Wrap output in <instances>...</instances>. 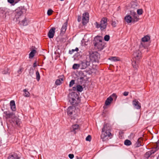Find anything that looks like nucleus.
I'll list each match as a JSON object with an SVG mask.
<instances>
[{
  "label": "nucleus",
  "instance_id": "f257e3e1",
  "mask_svg": "<svg viewBox=\"0 0 159 159\" xmlns=\"http://www.w3.org/2000/svg\"><path fill=\"white\" fill-rule=\"evenodd\" d=\"M138 15L135 12L131 11H130V15L126 16L125 17V19L128 23L135 22L138 21Z\"/></svg>",
  "mask_w": 159,
  "mask_h": 159
},
{
  "label": "nucleus",
  "instance_id": "f03ea898",
  "mask_svg": "<svg viewBox=\"0 0 159 159\" xmlns=\"http://www.w3.org/2000/svg\"><path fill=\"white\" fill-rule=\"evenodd\" d=\"M94 42L95 48L98 51H101L104 48V44L102 43V38L101 36H96L94 38Z\"/></svg>",
  "mask_w": 159,
  "mask_h": 159
},
{
  "label": "nucleus",
  "instance_id": "7ed1b4c3",
  "mask_svg": "<svg viewBox=\"0 0 159 159\" xmlns=\"http://www.w3.org/2000/svg\"><path fill=\"white\" fill-rule=\"evenodd\" d=\"M79 111V109L78 108L76 109L74 106H70L67 109V114L71 119L74 120L78 115Z\"/></svg>",
  "mask_w": 159,
  "mask_h": 159
},
{
  "label": "nucleus",
  "instance_id": "20e7f679",
  "mask_svg": "<svg viewBox=\"0 0 159 159\" xmlns=\"http://www.w3.org/2000/svg\"><path fill=\"white\" fill-rule=\"evenodd\" d=\"M107 18L106 17L103 18L100 21V23L96 22L94 25L96 28H100L101 30H103L105 29L107 24Z\"/></svg>",
  "mask_w": 159,
  "mask_h": 159
},
{
  "label": "nucleus",
  "instance_id": "39448f33",
  "mask_svg": "<svg viewBox=\"0 0 159 159\" xmlns=\"http://www.w3.org/2000/svg\"><path fill=\"white\" fill-rule=\"evenodd\" d=\"M69 101L71 104L75 105V104H78L79 97V96L76 93L72 92L69 94Z\"/></svg>",
  "mask_w": 159,
  "mask_h": 159
},
{
  "label": "nucleus",
  "instance_id": "423d86ee",
  "mask_svg": "<svg viewBox=\"0 0 159 159\" xmlns=\"http://www.w3.org/2000/svg\"><path fill=\"white\" fill-rule=\"evenodd\" d=\"M133 55L135 60L134 59V62H132V65L134 68L136 69L137 68V65L138 63L139 60L141 58V54L139 50L136 51L133 54Z\"/></svg>",
  "mask_w": 159,
  "mask_h": 159
},
{
  "label": "nucleus",
  "instance_id": "0eeeda50",
  "mask_svg": "<svg viewBox=\"0 0 159 159\" xmlns=\"http://www.w3.org/2000/svg\"><path fill=\"white\" fill-rule=\"evenodd\" d=\"M90 60L93 62H98L100 59V55L96 52H93L89 56Z\"/></svg>",
  "mask_w": 159,
  "mask_h": 159
},
{
  "label": "nucleus",
  "instance_id": "6e6552de",
  "mask_svg": "<svg viewBox=\"0 0 159 159\" xmlns=\"http://www.w3.org/2000/svg\"><path fill=\"white\" fill-rule=\"evenodd\" d=\"M159 149L158 146H157L156 147L152 148V149L150 151H148L146 152L144 155V157L148 159L151 155L152 154H154L155 152L157 151Z\"/></svg>",
  "mask_w": 159,
  "mask_h": 159
},
{
  "label": "nucleus",
  "instance_id": "1a4fd4ad",
  "mask_svg": "<svg viewBox=\"0 0 159 159\" xmlns=\"http://www.w3.org/2000/svg\"><path fill=\"white\" fill-rule=\"evenodd\" d=\"M104 133H102L101 137L103 141H105L106 139H107V137H109L111 135V133L110 132V131L107 130V131H105L103 132Z\"/></svg>",
  "mask_w": 159,
  "mask_h": 159
},
{
  "label": "nucleus",
  "instance_id": "9d476101",
  "mask_svg": "<svg viewBox=\"0 0 159 159\" xmlns=\"http://www.w3.org/2000/svg\"><path fill=\"white\" fill-rule=\"evenodd\" d=\"M89 18V14L88 12H85L83 14L82 22L84 25H85L88 22Z\"/></svg>",
  "mask_w": 159,
  "mask_h": 159
},
{
  "label": "nucleus",
  "instance_id": "9b49d317",
  "mask_svg": "<svg viewBox=\"0 0 159 159\" xmlns=\"http://www.w3.org/2000/svg\"><path fill=\"white\" fill-rule=\"evenodd\" d=\"M22 11L21 10L17 11L16 12L15 15V18L17 21H18L20 22L21 18H22L23 16L22 15Z\"/></svg>",
  "mask_w": 159,
  "mask_h": 159
},
{
  "label": "nucleus",
  "instance_id": "f8f14e48",
  "mask_svg": "<svg viewBox=\"0 0 159 159\" xmlns=\"http://www.w3.org/2000/svg\"><path fill=\"white\" fill-rule=\"evenodd\" d=\"M150 39V37L147 35H146L142 38V41L143 42H141V44L139 46L140 48H141L142 47L145 48L146 47V46L143 43L146 42H148Z\"/></svg>",
  "mask_w": 159,
  "mask_h": 159
},
{
  "label": "nucleus",
  "instance_id": "ddd939ff",
  "mask_svg": "<svg viewBox=\"0 0 159 159\" xmlns=\"http://www.w3.org/2000/svg\"><path fill=\"white\" fill-rule=\"evenodd\" d=\"M55 28L53 27L51 28L49 30L48 34V36L49 38L50 39L53 38L55 33Z\"/></svg>",
  "mask_w": 159,
  "mask_h": 159
},
{
  "label": "nucleus",
  "instance_id": "4468645a",
  "mask_svg": "<svg viewBox=\"0 0 159 159\" xmlns=\"http://www.w3.org/2000/svg\"><path fill=\"white\" fill-rule=\"evenodd\" d=\"M133 105L134 107L137 109H139L141 108V104L136 99H135L133 101Z\"/></svg>",
  "mask_w": 159,
  "mask_h": 159
},
{
  "label": "nucleus",
  "instance_id": "2eb2a0df",
  "mask_svg": "<svg viewBox=\"0 0 159 159\" xmlns=\"http://www.w3.org/2000/svg\"><path fill=\"white\" fill-rule=\"evenodd\" d=\"M4 113L5 115V117L6 119L12 118L15 116L13 113L9 111H4Z\"/></svg>",
  "mask_w": 159,
  "mask_h": 159
},
{
  "label": "nucleus",
  "instance_id": "dca6fc26",
  "mask_svg": "<svg viewBox=\"0 0 159 159\" xmlns=\"http://www.w3.org/2000/svg\"><path fill=\"white\" fill-rule=\"evenodd\" d=\"M67 21H66L64 23L61 27V30L60 34L61 35H63L65 33L67 28Z\"/></svg>",
  "mask_w": 159,
  "mask_h": 159
},
{
  "label": "nucleus",
  "instance_id": "f3484780",
  "mask_svg": "<svg viewBox=\"0 0 159 159\" xmlns=\"http://www.w3.org/2000/svg\"><path fill=\"white\" fill-rule=\"evenodd\" d=\"M87 63L88 62L86 61H81L80 64L81 69H84L86 68L87 67Z\"/></svg>",
  "mask_w": 159,
  "mask_h": 159
},
{
  "label": "nucleus",
  "instance_id": "a211bd4d",
  "mask_svg": "<svg viewBox=\"0 0 159 159\" xmlns=\"http://www.w3.org/2000/svg\"><path fill=\"white\" fill-rule=\"evenodd\" d=\"M72 129L71 131L74 132L75 134L77 130H78L79 128V126L78 125L75 124L73 125L72 126Z\"/></svg>",
  "mask_w": 159,
  "mask_h": 159
},
{
  "label": "nucleus",
  "instance_id": "6ab92c4d",
  "mask_svg": "<svg viewBox=\"0 0 159 159\" xmlns=\"http://www.w3.org/2000/svg\"><path fill=\"white\" fill-rule=\"evenodd\" d=\"M111 127L109 126V124H106L104 125L103 128L102 129V132H104L105 131H107L108 130L110 131Z\"/></svg>",
  "mask_w": 159,
  "mask_h": 159
},
{
  "label": "nucleus",
  "instance_id": "aec40b11",
  "mask_svg": "<svg viewBox=\"0 0 159 159\" xmlns=\"http://www.w3.org/2000/svg\"><path fill=\"white\" fill-rule=\"evenodd\" d=\"M113 100V98L111 97V96H110L109 97L107 98L105 102V105L108 106L109 105L112 101Z\"/></svg>",
  "mask_w": 159,
  "mask_h": 159
},
{
  "label": "nucleus",
  "instance_id": "412c9836",
  "mask_svg": "<svg viewBox=\"0 0 159 159\" xmlns=\"http://www.w3.org/2000/svg\"><path fill=\"white\" fill-rule=\"evenodd\" d=\"M8 159H19V157L16 154H14L10 155Z\"/></svg>",
  "mask_w": 159,
  "mask_h": 159
},
{
  "label": "nucleus",
  "instance_id": "4be33fe9",
  "mask_svg": "<svg viewBox=\"0 0 159 159\" xmlns=\"http://www.w3.org/2000/svg\"><path fill=\"white\" fill-rule=\"evenodd\" d=\"M2 73L3 74H9L10 73V71L9 68H5L2 71Z\"/></svg>",
  "mask_w": 159,
  "mask_h": 159
},
{
  "label": "nucleus",
  "instance_id": "5701e85b",
  "mask_svg": "<svg viewBox=\"0 0 159 159\" xmlns=\"http://www.w3.org/2000/svg\"><path fill=\"white\" fill-rule=\"evenodd\" d=\"M36 52V50L34 49H33L29 54V58H33L34 55V54Z\"/></svg>",
  "mask_w": 159,
  "mask_h": 159
},
{
  "label": "nucleus",
  "instance_id": "b1692460",
  "mask_svg": "<svg viewBox=\"0 0 159 159\" xmlns=\"http://www.w3.org/2000/svg\"><path fill=\"white\" fill-rule=\"evenodd\" d=\"M23 92L24 93V96L25 97H29L30 95V94L29 92L27 91V90L25 89H24Z\"/></svg>",
  "mask_w": 159,
  "mask_h": 159
},
{
  "label": "nucleus",
  "instance_id": "393cba45",
  "mask_svg": "<svg viewBox=\"0 0 159 159\" xmlns=\"http://www.w3.org/2000/svg\"><path fill=\"white\" fill-rule=\"evenodd\" d=\"M21 25L23 26H26L28 24V22L27 20L25 18L24 20L21 21L20 23Z\"/></svg>",
  "mask_w": 159,
  "mask_h": 159
},
{
  "label": "nucleus",
  "instance_id": "a878e982",
  "mask_svg": "<svg viewBox=\"0 0 159 159\" xmlns=\"http://www.w3.org/2000/svg\"><path fill=\"white\" fill-rule=\"evenodd\" d=\"M109 59L111 61H119V58L116 57H111Z\"/></svg>",
  "mask_w": 159,
  "mask_h": 159
},
{
  "label": "nucleus",
  "instance_id": "bb28decb",
  "mask_svg": "<svg viewBox=\"0 0 159 159\" xmlns=\"http://www.w3.org/2000/svg\"><path fill=\"white\" fill-rule=\"evenodd\" d=\"M77 91L81 92L83 90V88L82 86L80 85H77Z\"/></svg>",
  "mask_w": 159,
  "mask_h": 159
},
{
  "label": "nucleus",
  "instance_id": "cd10ccee",
  "mask_svg": "<svg viewBox=\"0 0 159 159\" xmlns=\"http://www.w3.org/2000/svg\"><path fill=\"white\" fill-rule=\"evenodd\" d=\"M141 138H139L137 140V142L136 143L135 145L136 147H139L141 145Z\"/></svg>",
  "mask_w": 159,
  "mask_h": 159
},
{
  "label": "nucleus",
  "instance_id": "c85d7f7f",
  "mask_svg": "<svg viewBox=\"0 0 159 159\" xmlns=\"http://www.w3.org/2000/svg\"><path fill=\"white\" fill-rule=\"evenodd\" d=\"M80 67V64H74L72 68L74 69H77Z\"/></svg>",
  "mask_w": 159,
  "mask_h": 159
},
{
  "label": "nucleus",
  "instance_id": "c756f323",
  "mask_svg": "<svg viewBox=\"0 0 159 159\" xmlns=\"http://www.w3.org/2000/svg\"><path fill=\"white\" fill-rule=\"evenodd\" d=\"M124 144L127 146H129L131 145V143L130 141L128 139H126L125 141Z\"/></svg>",
  "mask_w": 159,
  "mask_h": 159
},
{
  "label": "nucleus",
  "instance_id": "7c9ffc66",
  "mask_svg": "<svg viewBox=\"0 0 159 159\" xmlns=\"http://www.w3.org/2000/svg\"><path fill=\"white\" fill-rule=\"evenodd\" d=\"M36 79L38 81H39L40 79V76L38 70L36 72Z\"/></svg>",
  "mask_w": 159,
  "mask_h": 159
},
{
  "label": "nucleus",
  "instance_id": "2f4dec72",
  "mask_svg": "<svg viewBox=\"0 0 159 159\" xmlns=\"http://www.w3.org/2000/svg\"><path fill=\"white\" fill-rule=\"evenodd\" d=\"M14 123L17 126H19L20 124V122L19 119H16Z\"/></svg>",
  "mask_w": 159,
  "mask_h": 159
},
{
  "label": "nucleus",
  "instance_id": "473e14b6",
  "mask_svg": "<svg viewBox=\"0 0 159 159\" xmlns=\"http://www.w3.org/2000/svg\"><path fill=\"white\" fill-rule=\"evenodd\" d=\"M34 73V70L33 68H31L30 69V72H29V75L32 76V75H33Z\"/></svg>",
  "mask_w": 159,
  "mask_h": 159
},
{
  "label": "nucleus",
  "instance_id": "72a5a7b5",
  "mask_svg": "<svg viewBox=\"0 0 159 159\" xmlns=\"http://www.w3.org/2000/svg\"><path fill=\"white\" fill-rule=\"evenodd\" d=\"M61 83V82L60 80H59L58 79L56 80L55 83V84L57 85H60Z\"/></svg>",
  "mask_w": 159,
  "mask_h": 159
},
{
  "label": "nucleus",
  "instance_id": "f704fd0d",
  "mask_svg": "<svg viewBox=\"0 0 159 159\" xmlns=\"http://www.w3.org/2000/svg\"><path fill=\"white\" fill-rule=\"evenodd\" d=\"M23 70V68L22 67H20L19 69L17 71V72L19 74H20L22 73V71Z\"/></svg>",
  "mask_w": 159,
  "mask_h": 159
},
{
  "label": "nucleus",
  "instance_id": "c9c22d12",
  "mask_svg": "<svg viewBox=\"0 0 159 159\" xmlns=\"http://www.w3.org/2000/svg\"><path fill=\"white\" fill-rule=\"evenodd\" d=\"M53 12V11L51 9H49L47 11L48 15V16L51 15H52Z\"/></svg>",
  "mask_w": 159,
  "mask_h": 159
},
{
  "label": "nucleus",
  "instance_id": "e433bc0d",
  "mask_svg": "<svg viewBox=\"0 0 159 159\" xmlns=\"http://www.w3.org/2000/svg\"><path fill=\"white\" fill-rule=\"evenodd\" d=\"M104 39L105 41H108L110 39V36L109 35H106L104 37Z\"/></svg>",
  "mask_w": 159,
  "mask_h": 159
},
{
  "label": "nucleus",
  "instance_id": "4c0bfd02",
  "mask_svg": "<svg viewBox=\"0 0 159 159\" xmlns=\"http://www.w3.org/2000/svg\"><path fill=\"white\" fill-rule=\"evenodd\" d=\"M75 84V80H71L70 82L69 87H71Z\"/></svg>",
  "mask_w": 159,
  "mask_h": 159
},
{
  "label": "nucleus",
  "instance_id": "58836bf2",
  "mask_svg": "<svg viewBox=\"0 0 159 159\" xmlns=\"http://www.w3.org/2000/svg\"><path fill=\"white\" fill-rule=\"evenodd\" d=\"M117 21H113L112 20L111 23V25L112 26H113L114 27H116V23H117Z\"/></svg>",
  "mask_w": 159,
  "mask_h": 159
},
{
  "label": "nucleus",
  "instance_id": "ea45409f",
  "mask_svg": "<svg viewBox=\"0 0 159 159\" xmlns=\"http://www.w3.org/2000/svg\"><path fill=\"white\" fill-rule=\"evenodd\" d=\"M91 139V135H88L86 138V140L87 141H90Z\"/></svg>",
  "mask_w": 159,
  "mask_h": 159
},
{
  "label": "nucleus",
  "instance_id": "a19ab883",
  "mask_svg": "<svg viewBox=\"0 0 159 159\" xmlns=\"http://www.w3.org/2000/svg\"><path fill=\"white\" fill-rule=\"evenodd\" d=\"M137 12L138 14L141 15L142 14L143 11L142 9H138L137 10Z\"/></svg>",
  "mask_w": 159,
  "mask_h": 159
},
{
  "label": "nucleus",
  "instance_id": "79ce46f5",
  "mask_svg": "<svg viewBox=\"0 0 159 159\" xmlns=\"http://www.w3.org/2000/svg\"><path fill=\"white\" fill-rule=\"evenodd\" d=\"M11 108L12 111H15L16 110V105L11 106Z\"/></svg>",
  "mask_w": 159,
  "mask_h": 159
},
{
  "label": "nucleus",
  "instance_id": "37998d69",
  "mask_svg": "<svg viewBox=\"0 0 159 159\" xmlns=\"http://www.w3.org/2000/svg\"><path fill=\"white\" fill-rule=\"evenodd\" d=\"M80 80L79 82L82 83V82H83L84 81V77H81L79 79Z\"/></svg>",
  "mask_w": 159,
  "mask_h": 159
},
{
  "label": "nucleus",
  "instance_id": "c03bdc74",
  "mask_svg": "<svg viewBox=\"0 0 159 159\" xmlns=\"http://www.w3.org/2000/svg\"><path fill=\"white\" fill-rule=\"evenodd\" d=\"M10 106L15 105V102L14 100H11L10 102Z\"/></svg>",
  "mask_w": 159,
  "mask_h": 159
},
{
  "label": "nucleus",
  "instance_id": "a18cd8bd",
  "mask_svg": "<svg viewBox=\"0 0 159 159\" xmlns=\"http://www.w3.org/2000/svg\"><path fill=\"white\" fill-rule=\"evenodd\" d=\"M69 157L71 159H72L74 157V155L73 154H70L68 155Z\"/></svg>",
  "mask_w": 159,
  "mask_h": 159
},
{
  "label": "nucleus",
  "instance_id": "49530a36",
  "mask_svg": "<svg viewBox=\"0 0 159 159\" xmlns=\"http://www.w3.org/2000/svg\"><path fill=\"white\" fill-rule=\"evenodd\" d=\"M75 51L74 49H72L71 50H70L69 51V54H73Z\"/></svg>",
  "mask_w": 159,
  "mask_h": 159
},
{
  "label": "nucleus",
  "instance_id": "de8ad7c7",
  "mask_svg": "<svg viewBox=\"0 0 159 159\" xmlns=\"http://www.w3.org/2000/svg\"><path fill=\"white\" fill-rule=\"evenodd\" d=\"M63 78H64V76H61L58 79L59 80H60L61 81V82L63 80Z\"/></svg>",
  "mask_w": 159,
  "mask_h": 159
},
{
  "label": "nucleus",
  "instance_id": "09e8293b",
  "mask_svg": "<svg viewBox=\"0 0 159 159\" xmlns=\"http://www.w3.org/2000/svg\"><path fill=\"white\" fill-rule=\"evenodd\" d=\"M129 92H125L123 93V94L125 96H127L128 95Z\"/></svg>",
  "mask_w": 159,
  "mask_h": 159
},
{
  "label": "nucleus",
  "instance_id": "8fccbe9b",
  "mask_svg": "<svg viewBox=\"0 0 159 159\" xmlns=\"http://www.w3.org/2000/svg\"><path fill=\"white\" fill-rule=\"evenodd\" d=\"M111 96V97L112 98V97H115V98L116 99V98H117V96L115 94V93H113V94L111 96Z\"/></svg>",
  "mask_w": 159,
  "mask_h": 159
},
{
  "label": "nucleus",
  "instance_id": "3c124183",
  "mask_svg": "<svg viewBox=\"0 0 159 159\" xmlns=\"http://www.w3.org/2000/svg\"><path fill=\"white\" fill-rule=\"evenodd\" d=\"M8 2L10 3H12L14 2V0H7Z\"/></svg>",
  "mask_w": 159,
  "mask_h": 159
},
{
  "label": "nucleus",
  "instance_id": "603ef678",
  "mask_svg": "<svg viewBox=\"0 0 159 159\" xmlns=\"http://www.w3.org/2000/svg\"><path fill=\"white\" fill-rule=\"evenodd\" d=\"M72 90L75 91L76 90L77 91V86L73 87L72 88Z\"/></svg>",
  "mask_w": 159,
  "mask_h": 159
},
{
  "label": "nucleus",
  "instance_id": "864d4df0",
  "mask_svg": "<svg viewBox=\"0 0 159 159\" xmlns=\"http://www.w3.org/2000/svg\"><path fill=\"white\" fill-rule=\"evenodd\" d=\"M75 51H78L79 50V49L77 48H76L75 49H74Z\"/></svg>",
  "mask_w": 159,
  "mask_h": 159
},
{
  "label": "nucleus",
  "instance_id": "5fc2aeb1",
  "mask_svg": "<svg viewBox=\"0 0 159 159\" xmlns=\"http://www.w3.org/2000/svg\"><path fill=\"white\" fill-rule=\"evenodd\" d=\"M36 66H37L36 63V62H35V63H34V67H35Z\"/></svg>",
  "mask_w": 159,
  "mask_h": 159
},
{
  "label": "nucleus",
  "instance_id": "6e6d98bb",
  "mask_svg": "<svg viewBox=\"0 0 159 159\" xmlns=\"http://www.w3.org/2000/svg\"><path fill=\"white\" fill-rule=\"evenodd\" d=\"M157 145H159V139L158 140L156 143Z\"/></svg>",
  "mask_w": 159,
  "mask_h": 159
},
{
  "label": "nucleus",
  "instance_id": "4d7b16f0",
  "mask_svg": "<svg viewBox=\"0 0 159 159\" xmlns=\"http://www.w3.org/2000/svg\"><path fill=\"white\" fill-rule=\"evenodd\" d=\"M77 157V159H82L81 158V157Z\"/></svg>",
  "mask_w": 159,
  "mask_h": 159
},
{
  "label": "nucleus",
  "instance_id": "13d9d810",
  "mask_svg": "<svg viewBox=\"0 0 159 159\" xmlns=\"http://www.w3.org/2000/svg\"><path fill=\"white\" fill-rule=\"evenodd\" d=\"M78 21H79H79H80V19H79H79H78Z\"/></svg>",
  "mask_w": 159,
  "mask_h": 159
}]
</instances>
